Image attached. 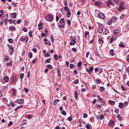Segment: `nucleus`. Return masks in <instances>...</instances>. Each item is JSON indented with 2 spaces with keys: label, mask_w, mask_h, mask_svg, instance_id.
Returning <instances> with one entry per match:
<instances>
[{
  "label": "nucleus",
  "mask_w": 129,
  "mask_h": 129,
  "mask_svg": "<svg viewBox=\"0 0 129 129\" xmlns=\"http://www.w3.org/2000/svg\"><path fill=\"white\" fill-rule=\"evenodd\" d=\"M119 6L118 8V10L119 11H121V10L124 9V7L123 2H120L119 4Z\"/></svg>",
  "instance_id": "f257e3e1"
},
{
  "label": "nucleus",
  "mask_w": 129,
  "mask_h": 129,
  "mask_svg": "<svg viewBox=\"0 0 129 129\" xmlns=\"http://www.w3.org/2000/svg\"><path fill=\"white\" fill-rule=\"evenodd\" d=\"M45 18L47 21H52L53 19V17L51 15H49L46 17Z\"/></svg>",
  "instance_id": "f03ea898"
},
{
  "label": "nucleus",
  "mask_w": 129,
  "mask_h": 129,
  "mask_svg": "<svg viewBox=\"0 0 129 129\" xmlns=\"http://www.w3.org/2000/svg\"><path fill=\"white\" fill-rule=\"evenodd\" d=\"M76 38L75 37H73L72 38V40L70 42V44L71 45H73L76 43V42L75 40L76 39Z\"/></svg>",
  "instance_id": "7ed1b4c3"
},
{
  "label": "nucleus",
  "mask_w": 129,
  "mask_h": 129,
  "mask_svg": "<svg viewBox=\"0 0 129 129\" xmlns=\"http://www.w3.org/2000/svg\"><path fill=\"white\" fill-rule=\"evenodd\" d=\"M98 31L99 33H101L103 31L102 27L101 26L99 27L98 28Z\"/></svg>",
  "instance_id": "20e7f679"
},
{
  "label": "nucleus",
  "mask_w": 129,
  "mask_h": 129,
  "mask_svg": "<svg viewBox=\"0 0 129 129\" xmlns=\"http://www.w3.org/2000/svg\"><path fill=\"white\" fill-rule=\"evenodd\" d=\"M98 17L100 18L103 19L105 17L104 14L102 13H100L98 14Z\"/></svg>",
  "instance_id": "39448f33"
},
{
  "label": "nucleus",
  "mask_w": 129,
  "mask_h": 129,
  "mask_svg": "<svg viewBox=\"0 0 129 129\" xmlns=\"http://www.w3.org/2000/svg\"><path fill=\"white\" fill-rule=\"evenodd\" d=\"M114 122L113 120H110L108 124V125L110 127H112L114 125Z\"/></svg>",
  "instance_id": "423d86ee"
},
{
  "label": "nucleus",
  "mask_w": 129,
  "mask_h": 129,
  "mask_svg": "<svg viewBox=\"0 0 129 129\" xmlns=\"http://www.w3.org/2000/svg\"><path fill=\"white\" fill-rule=\"evenodd\" d=\"M17 103L20 104H22L24 103V100L20 99L17 100Z\"/></svg>",
  "instance_id": "0eeeda50"
},
{
  "label": "nucleus",
  "mask_w": 129,
  "mask_h": 129,
  "mask_svg": "<svg viewBox=\"0 0 129 129\" xmlns=\"http://www.w3.org/2000/svg\"><path fill=\"white\" fill-rule=\"evenodd\" d=\"M113 31L114 35H117L119 32V30L117 29H114Z\"/></svg>",
  "instance_id": "6e6552de"
},
{
  "label": "nucleus",
  "mask_w": 129,
  "mask_h": 129,
  "mask_svg": "<svg viewBox=\"0 0 129 129\" xmlns=\"http://www.w3.org/2000/svg\"><path fill=\"white\" fill-rule=\"evenodd\" d=\"M38 26V27L39 29L40 30L41 29H42L43 28V27L42 26V23H40L39 24Z\"/></svg>",
  "instance_id": "1a4fd4ad"
},
{
  "label": "nucleus",
  "mask_w": 129,
  "mask_h": 129,
  "mask_svg": "<svg viewBox=\"0 0 129 129\" xmlns=\"http://www.w3.org/2000/svg\"><path fill=\"white\" fill-rule=\"evenodd\" d=\"M107 6L108 7H110V4L113 5L111 0H108L107 1Z\"/></svg>",
  "instance_id": "9d476101"
},
{
  "label": "nucleus",
  "mask_w": 129,
  "mask_h": 129,
  "mask_svg": "<svg viewBox=\"0 0 129 129\" xmlns=\"http://www.w3.org/2000/svg\"><path fill=\"white\" fill-rule=\"evenodd\" d=\"M94 3H95V5L98 6H100L101 4L100 2L98 1L94 2Z\"/></svg>",
  "instance_id": "9b49d317"
},
{
  "label": "nucleus",
  "mask_w": 129,
  "mask_h": 129,
  "mask_svg": "<svg viewBox=\"0 0 129 129\" xmlns=\"http://www.w3.org/2000/svg\"><path fill=\"white\" fill-rule=\"evenodd\" d=\"M16 80V76H13L12 79V83H14Z\"/></svg>",
  "instance_id": "f8f14e48"
},
{
  "label": "nucleus",
  "mask_w": 129,
  "mask_h": 129,
  "mask_svg": "<svg viewBox=\"0 0 129 129\" xmlns=\"http://www.w3.org/2000/svg\"><path fill=\"white\" fill-rule=\"evenodd\" d=\"M74 96H75V98L76 99V100H77L78 99V93L76 91H75V92L74 93Z\"/></svg>",
  "instance_id": "ddd939ff"
},
{
  "label": "nucleus",
  "mask_w": 129,
  "mask_h": 129,
  "mask_svg": "<svg viewBox=\"0 0 129 129\" xmlns=\"http://www.w3.org/2000/svg\"><path fill=\"white\" fill-rule=\"evenodd\" d=\"M4 80L6 82H8L9 80V78L8 77L5 76L4 78Z\"/></svg>",
  "instance_id": "4468645a"
},
{
  "label": "nucleus",
  "mask_w": 129,
  "mask_h": 129,
  "mask_svg": "<svg viewBox=\"0 0 129 129\" xmlns=\"http://www.w3.org/2000/svg\"><path fill=\"white\" fill-rule=\"evenodd\" d=\"M123 105V104L122 103H119L118 104V106L119 108H122Z\"/></svg>",
  "instance_id": "2eb2a0df"
},
{
  "label": "nucleus",
  "mask_w": 129,
  "mask_h": 129,
  "mask_svg": "<svg viewBox=\"0 0 129 129\" xmlns=\"http://www.w3.org/2000/svg\"><path fill=\"white\" fill-rule=\"evenodd\" d=\"M9 59L10 58H9L8 56L6 55L4 60L5 61H7L9 60Z\"/></svg>",
  "instance_id": "dca6fc26"
},
{
  "label": "nucleus",
  "mask_w": 129,
  "mask_h": 129,
  "mask_svg": "<svg viewBox=\"0 0 129 129\" xmlns=\"http://www.w3.org/2000/svg\"><path fill=\"white\" fill-rule=\"evenodd\" d=\"M57 74L58 76H61V74H60V70L59 69H58L57 70Z\"/></svg>",
  "instance_id": "f3484780"
},
{
  "label": "nucleus",
  "mask_w": 129,
  "mask_h": 129,
  "mask_svg": "<svg viewBox=\"0 0 129 129\" xmlns=\"http://www.w3.org/2000/svg\"><path fill=\"white\" fill-rule=\"evenodd\" d=\"M98 41L100 44V43H102V44L104 42L103 40L101 38H99Z\"/></svg>",
  "instance_id": "a211bd4d"
},
{
  "label": "nucleus",
  "mask_w": 129,
  "mask_h": 129,
  "mask_svg": "<svg viewBox=\"0 0 129 129\" xmlns=\"http://www.w3.org/2000/svg\"><path fill=\"white\" fill-rule=\"evenodd\" d=\"M13 18H15L16 17V14L15 13H14L12 14Z\"/></svg>",
  "instance_id": "6ab92c4d"
},
{
  "label": "nucleus",
  "mask_w": 129,
  "mask_h": 129,
  "mask_svg": "<svg viewBox=\"0 0 129 129\" xmlns=\"http://www.w3.org/2000/svg\"><path fill=\"white\" fill-rule=\"evenodd\" d=\"M28 56L29 58H32L33 57V54L31 52H29L28 53Z\"/></svg>",
  "instance_id": "aec40b11"
},
{
  "label": "nucleus",
  "mask_w": 129,
  "mask_h": 129,
  "mask_svg": "<svg viewBox=\"0 0 129 129\" xmlns=\"http://www.w3.org/2000/svg\"><path fill=\"white\" fill-rule=\"evenodd\" d=\"M12 90L13 91V95L15 96L16 95V90L14 88H12Z\"/></svg>",
  "instance_id": "412c9836"
},
{
  "label": "nucleus",
  "mask_w": 129,
  "mask_h": 129,
  "mask_svg": "<svg viewBox=\"0 0 129 129\" xmlns=\"http://www.w3.org/2000/svg\"><path fill=\"white\" fill-rule=\"evenodd\" d=\"M120 115L119 114H118L116 115V117L118 118V120L119 121H120L121 120V118L120 117Z\"/></svg>",
  "instance_id": "4be33fe9"
},
{
  "label": "nucleus",
  "mask_w": 129,
  "mask_h": 129,
  "mask_svg": "<svg viewBox=\"0 0 129 129\" xmlns=\"http://www.w3.org/2000/svg\"><path fill=\"white\" fill-rule=\"evenodd\" d=\"M51 60V58H49L45 60V63H49L50 62Z\"/></svg>",
  "instance_id": "5701e85b"
},
{
  "label": "nucleus",
  "mask_w": 129,
  "mask_h": 129,
  "mask_svg": "<svg viewBox=\"0 0 129 129\" xmlns=\"http://www.w3.org/2000/svg\"><path fill=\"white\" fill-rule=\"evenodd\" d=\"M125 17V15L124 14H122L120 17V18L123 20V19Z\"/></svg>",
  "instance_id": "b1692460"
},
{
  "label": "nucleus",
  "mask_w": 129,
  "mask_h": 129,
  "mask_svg": "<svg viewBox=\"0 0 129 129\" xmlns=\"http://www.w3.org/2000/svg\"><path fill=\"white\" fill-rule=\"evenodd\" d=\"M113 49H111L110 51V54H111L112 56H113L115 55V54L113 53Z\"/></svg>",
  "instance_id": "393cba45"
},
{
  "label": "nucleus",
  "mask_w": 129,
  "mask_h": 129,
  "mask_svg": "<svg viewBox=\"0 0 129 129\" xmlns=\"http://www.w3.org/2000/svg\"><path fill=\"white\" fill-rule=\"evenodd\" d=\"M109 102L110 104H115V102L113 101H112L111 100H109Z\"/></svg>",
  "instance_id": "a878e982"
},
{
  "label": "nucleus",
  "mask_w": 129,
  "mask_h": 129,
  "mask_svg": "<svg viewBox=\"0 0 129 129\" xmlns=\"http://www.w3.org/2000/svg\"><path fill=\"white\" fill-rule=\"evenodd\" d=\"M71 15V13L69 11L68 12L67 15V17H70Z\"/></svg>",
  "instance_id": "bb28decb"
},
{
  "label": "nucleus",
  "mask_w": 129,
  "mask_h": 129,
  "mask_svg": "<svg viewBox=\"0 0 129 129\" xmlns=\"http://www.w3.org/2000/svg\"><path fill=\"white\" fill-rule=\"evenodd\" d=\"M119 46L120 47L124 48L125 47V45H124L122 43H120L119 44Z\"/></svg>",
  "instance_id": "cd10ccee"
},
{
  "label": "nucleus",
  "mask_w": 129,
  "mask_h": 129,
  "mask_svg": "<svg viewBox=\"0 0 129 129\" xmlns=\"http://www.w3.org/2000/svg\"><path fill=\"white\" fill-rule=\"evenodd\" d=\"M100 101L101 102V103L103 105H104L105 104V102L104 101V100L102 99H101Z\"/></svg>",
  "instance_id": "c85d7f7f"
},
{
  "label": "nucleus",
  "mask_w": 129,
  "mask_h": 129,
  "mask_svg": "<svg viewBox=\"0 0 129 129\" xmlns=\"http://www.w3.org/2000/svg\"><path fill=\"white\" fill-rule=\"evenodd\" d=\"M9 29L10 30H15V28L14 27H12L11 26H10L9 27Z\"/></svg>",
  "instance_id": "c756f323"
},
{
  "label": "nucleus",
  "mask_w": 129,
  "mask_h": 129,
  "mask_svg": "<svg viewBox=\"0 0 129 129\" xmlns=\"http://www.w3.org/2000/svg\"><path fill=\"white\" fill-rule=\"evenodd\" d=\"M102 82L101 80L99 79H96V83L100 84Z\"/></svg>",
  "instance_id": "7c9ffc66"
},
{
  "label": "nucleus",
  "mask_w": 129,
  "mask_h": 129,
  "mask_svg": "<svg viewBox=\"0 0 129 129\" xmlns=\"http://www.w3.org/2000/svg\"><path fill=\"white\" fill-rule=\"evenodd\" d=\"M47 68L49 69H52V67L51 65L49 64L47 66Z\"/></svg>",
  "instance_id": "2f4dec72"
},
{
  "label": "nucleus",
  "mask_w": 129,
  "mask_h": 129,
  "mask_svg": "<svg viewBox=\"0 0 129 129\" xmlns=\"http://www.w3.org/2000/svg\"><path fill=\"white\" fill-rule=\"evenodd\" d=\"M64 20L62 18L59 21V22L60 23H64Z\"/></svg>",
  "instance_id": "473e14b6"
},
{
  "label": "nucleus",
  "mask_w": 129,
  "mask_h": 129,
  "mask_svg": "<svg viewBox=\"0 0 129 129\" xmlns=\"http://www.w3.org/2000/svg\"><path fill=\"white\" fill-rule=\"evenodd\" d=\"M82 65V62L81 61H80L77 64L78 66V67H80Z\"/></svg>",
  "instance_id": "72a5a7b5"
},
{
  "label": "nucleus",
  "mask_w": 129,
  "mask_h": 129,
  "mask_svg": "<svg viewBox=\"0 0 129 129\" xmlns=\"http://www.w3.org/2000/svg\"><path fill=\"white\" fill-rule=\"evenodd\" d=\"M24 75L23 73H21L20 75V79H21L22 80L23 79V77H24Z\"/></svg>",
  "instance_id": "f704fd0d"
},
{
  "label": "nucleus",
  "mask_w": 129,
  "mask_h": 129,
  "mask_svg": "<svg viewBox=\"0 0 129 129\" xmlns=\"http://www.w3.org/2000/svg\"><path fill=\"white\" fill-rule=\"evenodd\" d=\"M58 103L57 100L55 99L53 101V103L54 105H56Z\"/></svg>",
  "instance_id": "c9c22d12"
},
{
  "label": "nucleus",
  "mask_w": 129,
  "mask_h": 129,
  "mask_svg": "<svg viewBox=\"0 0 129 129\" xmlns=\"http://www.w3.org/2000/svg\"><path fill=\"white\" fill-rule=\"evenodd\" d=\"M100 89L101 91H104L105 90L104 88L103 87H100Z\"/></svg>",
  "instance_id": "e433bc0d"
},
{
  "label": "nucleus",
  "mask_w": 129,
  "mask_h": 129,
  "mask_svg": "<svg viewBox=\"0 0 129 129\" xmlns=\"http://www.w3.org/2000/svg\"><path fill=\"white\" fill-rule=\"evenodd\" d=\"M111 23L113 21V22H114L115 21V17H112L111 19Z\"/></svg>",
  "instance_id": "4c0bfd02"
},
{
  "label": "nucleus",
  "mask_w": 129,
  "mask_h": 129,
  "mask_svg": "<svg viewBox=\"0 0 129 129\" xmlns=\"http://www.w3.org/2000/svg\"><path fill=\"white\" fill-rule=\"evenodd\" d=\"M32 31L31 30H30L29 32V35L30 37H31L32 36Z\"/></svg>",
  "instance_id": "58836bf2"
},
{
  "label": "nucleus",
  "mask_w": 129,
  "mask_h": 129,
  "mask_svg": "<svg viewBox=\"0 0 129 129\" xmlns=\"http://www.w3.org/2000/svg\"><path fill=\"white\" fill-rule=\"evenodd\" d=\"M54 58L56 60H57L58 59L57 56V55L54 54Z\"/></svg>",
  "instance_id": "ea45409f"
},
{
  "label": "nucleus",
  "mask_w": 129,
  "mask_h": 129,
  "mask_svg": "<svg viewBox=\"0 0 129 129\" xmlns=\"http://www.w3.org/2000/svg\"><path fill=\"white\" fill-rule=\"evenodd\" d=\"M8 41L10 43H12L13 42V40L11 39H8Z\"/></svg>",
  "instance_id": "a19ab883"
},
{
  "label": "nucleus",
  "mask_w": 129,
  "mask_h": 129,
  "mask_svg": "<svg viewBox=\"0 0 129 129\" xmlns=\"http://www.w3.org/2000/svg\"><path fill=\"white\" fill-rule=\"evenodd\" d=\"M104 116L103 115H101L99 117V118L100 120H102L104 117Z\"/></svg>",
  "instance_id": "79ce46f5"
},
{
  "label": "nucleus",
  "mask_w": 129,
  "mask_h": 129,
  "mask_svg": "<svg viewBox=\"0 0 129 129\" xmlns=\"http://www.w3.org/2000/svg\"><path fill=\"white\" fill-rule=\"evenodd\" d=\"M27 117H28V118L29 119H31L33 118V116H31L30 115H27Z\"/></svg>",
  "instance_id": "37998d69"
},
{
  "label": "nucleus",
  "mask_w": 129,
  "mask_h": 129,
  "mask_svg": "<svg viewBox=\"0 0 129 129\" xmlns=\"http://www.w3.org/2000/svg\"><path fill=\"white\" fill-rule=\"evenodd\" d=\"M79 82V80L78 79H76L75 80V81H74V83L75 84H78Z\"/></svg>",
  "instance_id": "c03bdc74"
},
{
  "label": "nucleus",
  "mask_w": 129,
  "mask_h": 129,
  "mask_svg": "<svg viewBox=\"0 0 129 129\" xmlns=\"http://www.w3.org/2000/svg\"><path fill=\"white\" fill-rule=\"evenodd\" d=\"M62 114L63 115L66 116V113L63 110L62 112Z\"/></svg>",
  "instance_id": "a18cd8bd"
},
{
  "label": "nucleus",
  "mask_w": 129,
  "mask_h": 129,
  "mask_svg": "<svg viewBox=\"0 0 129 129\" xmlns=\"http://www.w3.org/2000/svg\"><path fill=\"white\" fill-rule=\"evenodd\" d=\"M93 68L92 66H91V67L89 68V71L90 72H91L93 71Z\"/></svg>",
  "instance_id": "49530a36"
},
{
  "label": "nucleus",
  "mask_w": 129,
  "mask_h": 129,
  "mask_svg": "<svg viewBox=\"0 0 129 129\" xmlns=\"http://www.w3.org/2000/svg\"><path fill=\"white\" fill-rule=\"evenodd\" d=\"M26 120H23L22 122V124L23 125H24L26 124Z\"/></svg>",
  "instance_id": "de8ad7c7"
},
{
  "label": "nucleus",
  "mask_w": 129,
  "mask_h": 129,
  "mask_svg": "<svg viewBox=\"0 0 129 129\" xmlns=\"http://www.w3.org/2000/svg\"><path fill=\"white\" fill-rule=\"evenodd\" d=\"M95 72V73H96L97 72L99 71V68H95L94 69Z\"/></svg>",
  "instance_id": "09e8293b"
},
{
  "label": "nucleus",
  "mask_w": 129,
  "mask_h": 129,
  "mask_svg": "<svg viewBox=\"0 0 129 129\" xmlns=\"http://www.w3.org/2000/svg\"><path fill=\"white\" fill-rule=\"evenodd\" d=\"M74 67V66L73 64H71L70 65V67L71 68H73Z\"/></svg>",
  "instance_id": "8fccbe9b"
},
{
  "label": "nucleus",
  "mask_w": 129,
  "mask_h": 129,
  "mask_svg": "<svg viewBox=\"0 0 129 129\" xmlns=\"http://www.w3.org/2000/svg\"><path fill=\"white\" fill-rule=\"evenodd\" d=\"M72 118L71 116H70L69 117L68 119V121H71L72 120Z\"/></svg>",
  "instance_id": "3c124183"
},
{
  "label": "nucleus",
  "mask_w": 129,
  "mask_h": 129,
  "mask_svg": "<svg viewBox=\"0 0 129 129\" xmlns=\"http://www.w3.org/2000/svg\"><path fill=\"white\" fill-rule=\"evenodd\" d=\"M23 30L24 32H26L27 31V28L25 27H24L23 28Z\"/></svg>",
  "instance_id": "603ef678"
},
{
  "label": "nucleus",
  "mask_w": 129,
  "mask_h": 129,
  "mask_svg": "<svg viewBox=\"0 0 129 129\" xmlns=\"http://www.w3.org/2000/svg\"><path fill=\"white\" fill-rule=\"evenodd\" d=\"M87 115L86 113H85L83 115V117L84 118H86L87 117Z\"/></svg>",
  "instance_id": "864d4df0"
},
{
  "label": "nucleus",
  "mask_w": 129,
  "mask_h": 129,
  "mask_svg": "<svg viewBox=\"0 0 129 129\" xmlns=\"http://www.w3.org/2000/svg\"><path fill=\"white\" fill-rule=\"evenodd\" d=\"M21 22V20L20 19H19L17 21L16 23L18 24H19Z\"/></svg>",
  "instance_id": "5fc2aeb1"
},
{
  "label": "nucleus",
  "mask_w": 129,
  "mask_h": 129,
  "mask_svg": "<svg viewBox=\"0 0 129 129\" xmlns=\"http://www.w3.org/2000/svg\"><path fill=\"white\" fill-rule=\"evenodd\" d=\"M11 52H10V54L11 55L13 53V50H14V49L12 48V47H11Z\"/></svg>",
  "instance_id": "6e6d98bb"
},
{
  "label": "nucleus",
  "mask_w": 129,
  "mask_h": 129,
  "mask_svg": "<svg viewBox=\"0 0 129 129\" xmlns=\"http://www.w3.org/2000/svg\"><path fill=\"white\" fill-rule=\"evenodd\" d=\"M23 90H25L26 92H27L28 91V89L27 88H24Z\"/></svg>",
  "instance_id": "4d7b16f0"
},
{
  "label": "nucleus",
  "mask_w": 129,
  "mask_h": 129,
  "mask_svg": "<svg viewBox=\"0 0 129 129\" xmlns=\"http://www.w3.org/2000/svg\"><path fill=\"white\" fill-rule=\"evenodd\" d=\"M6 65L7 66H11L12 65V64L10 62L9 63H8L6 64Z\"/></svg>",
  "instance_id": "13d9d810"
},
{
  "label": "nucleus",
  "mask_w": 129,
  "mask_h": 129,
  "mask_svg": "<svg viewBox=\"0 0 129 129\" xmlns=\"http://www.w3.org/2000/svg\"><path fill=\"white\" fill-rule=\"evenodd\" d=\"M113 1L116 4H118L119 2V0H113Z\"/></svg>",
  "instance_id": "bf43d9fd"
},
{
  "label": "nucleus",
  "mask_w": 129,
  "mask_h": 129,
  "mask_svg": "<svg viewBox=\"0 0 129 129\" xmlns=\"http://www.w3.org/2000/svg\"><path fill=\"white\" fill-rule=\"evenodd\" d=\"M13 123L12 122L10 121L9 122V124H8V125L9 126H11V125H12V124Z\"/></svg>",
  "instance_id": "052dcab7"
},
{
  "label": "nucleus",
  "mask_w": 129,
  "mask_h": 129,
  "mask_svg": "<svg viewBox=\"0 0 129 129\" xmlns=\"http://www.w3.org/2000/svg\"><path fill=\"white\" fill-rule=\"evenodd\" d=\"M58 26L62 28H64V25L62 24H61L60 25H58Z\"/></svg>",
  "instance_id": "680f3d73"
},
{
  "label": "nucleus",
  "mask_w": 129,
  "mask_h": 129,
  "mask_svg": "<svg viewBox=\"0 0 129 129\" xmlns=\"http://www.w3.org/2000/svg\"><path fill=\"white\" fill-rule=\"evenodd\" d=\"M11 3L15 7L16 6L17 4L16 3H15L14 2H12Z\"/></svg>",
  "instance_id": "e2e57ef3"
},
{
  "label": "nucleus",
  "mask_w": 129,
  "mask_h": 129,
  "mask_svg": "<svg viewBox=\"0 0 129 129\" xmlns=\"http://www.w3.org/2000/svg\"><path fill=\"white\" fill-rule=\"evenodd\" d=\"M95 54L96 56L99 57V55L98 52H96L95 53Z\"/></svg>",
  "instance_id": "0e129e2a"
},
{
  "label": "nucleus",
  "mask_w": 129,
  "mask_h": 129,
  "mask_svg": "<svg viewBox=\"0 0 129 129\" xmlns=\"http://www.w3.org/2000/svg\"><path fill=\"white\" fill-rule=\"evenodd\" d=\"M121 87L122 90L123 91H125L126 89L123 87V86H122Z\"/></svg>",
  "instance_id": "69168bd1"
},
{
  "label": "nucleus",
  "mask_w": 129,
  "mask_h": 129,
  "mask_svg": "<svg viewBox=\"0 0 129 129\" xmlns=\"http://www.w3.org/2000/svg\"><path fill=\"white\" fill-rule=\"evenodd\" d=\"M64 9L65 10L67 11L68 10H69V9L68 8V7H65L64 8Z\"/></svg>",
  "instance_id": "338daca9"
},
{
  "label": "nucleus",
  "mask_w": 129,
  "mask_h": 129,
  "mask_svg": "<svg viewBox=\"0 0 129 129\" xmlns=\"http://www.w3.org/2000/svg\"><path fill=\"white\" fill-rule=\"evenodd\" d=\"M37 62V60L36 59H35L34 60L32 61V63L33 64H34Z\"/></svg>",
  "instance_id": "774afa93"
}]
</instances>
